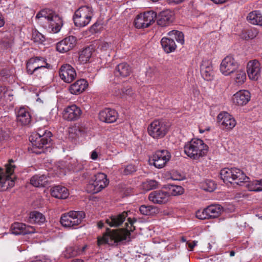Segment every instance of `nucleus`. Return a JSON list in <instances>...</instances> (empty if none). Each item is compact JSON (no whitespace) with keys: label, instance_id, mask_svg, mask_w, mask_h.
Returning <instances> with one entry per match:
<instances>
[{"label":"nucleus","instance_id":"obj_1","mask_svg":"<svg viewBox=\"0 0 262 262\" xmlns=\"http://www.w3.org/2000/svg\"><path fill=\"white\" fill-rule=\"evenodd\" d=\"M137 220L135 218L132 219L130 217H128L127 222L125 224V228L112 230L107 229L106 232L103 234L102 237L98 238V245L100 246L104 244H107L113 246L124 241H130V232L135 230L134 223Z\"/></svg>","mask_w":262,"mask_h":262},{"label":"nucleus","instance_id":"obj_2","mask_svg":"<svg viewBox=\"0 0 262 262\" xmlns=\"http://www.w3.org/2000/svg\"><path fill=\"white\" fill-rule=\"evenodd\" d=\"M40 22L45 21L44 26L50 32L56 33L61 29L63 25L61 18L52 10L45 9L39 11L36 16Z\"/></svg>","mask_w":262,"mask_h":262},{"label":"nucleus","instance_id":"obj_3","mask_svg":"<svg viewBox=\"0 0 262 262\" xmlns=\"http://www.w3.org/2000/svg\"><path fill=\"white\" fill-rule=\"evenodd\" d=\"M52 133L47 130L39 129L38 132L29 137L32 145V152L36 154L45 152L43 148L51 142Z\"/></svg>","mask_w":262,"mask_h":262},{"label":"nucleus","instance_id":"obj_4","mask_svg":"<svg viewBox=\"0 0 262 262\" xmlns=\"http://www.w3.org/2000/svg\"><path fill=\"white\" fill-rule=\"evenodd\" d=\"M184 152L190 158L199 160L207 152L208 147L203 140L194 139L186 143L184 146Z\"/></svg>","mask_w":262,"mask_h":262},{"label":"nucleus","instance_id":"obj_5","mask_svg":"<svg viewBox=\"0 0 262 262\" xmlns=\"http://www.w3.org/2000/svg\"><path fill=\"white\" fill-rule=\"evenodd\" d=\"M221 178L225 183H232V181L237 185L249 182V178L244 172L237 168H224L221 170Z\"/></svg>","mask_w":262,"mask_h":262},{"label":"nucleus","instance_id":"obj_6","mask_svg":"<svg viewBox=\"0 0 262 262\" xmlns=\"http://www.w3.org/2000/svg\"><path fill=\"white\" fill-rule=\"evenodd\" d=\"M169 37H163L161 43L164 51L167 53L173 52L177 47L174 39L181 45L184 43V36L182 32L172 30L168 33Z\"/></svg>","mask_w":262,"mask_h":262},{"label":"nucleus","instance_id":"obj_7","mask_svg":"<svg viewBox=\"0 0 262 262\" xmlns=\"http://www.w3.org/2000/svg\"><path fill=\"white\" fill-rule=\"evenodd\" d=\"M13 163L14 161L11 159L9 160V163L6 164V175L4 174V170L0 168V188L3 190L11 188L14 185L15 177L13 176V173L16 166Z\"/></svg>","mask_w":262,"mask_h":262},{"label":"nucleus","instance_id":"obj_8","mask_svg":"<svg viewBox=\"0 0 262 262\" xmlns=\"http://www.w3.org/2000/svg\"><path fill=\"white\" fill-rule=\"evenodd\" d=\"M93 16V12L91 7L82 6L74 13L73 17L74 25L77 27H84L90 23Z\"/></svg>","mask_w":262,"mask_h":262},{"label":"nucleus","instance_id":"obj_9","mask_svg":"<svg viewBox=\"0 0 262 262\" xmlns=\"http://www.w3.org/2000/svg\"><path fill=\"white\" fill-rule=\"evenodd\" d=\"M169 125L163 120H156L152 122L148 127V133L153 138L159 139L163 138L168 133Z\"/></svg>","mask_w":262,"mask_h":262},{"label":"nucleus","instance_id":"obj_10","mask_svg":"<svg viewBox=\"0 0 262 262\" xmlns=\"http://www.w3.org/2000/svg\"><path fill=\"white\" fill-rule=\"evenodd\" d=\"M108 184L106 175L99 172L95 174L86 186V190L91 193H96L106 187Z\"/></svg>","mask_w":262,"mask_h":262},{"label":"nucleus","instance_id":"obj_11","mask_svg":"<svg viewBox=\"0 0 262 262\" xmlns=\"http://www.w3.org/2000/svg\"><path fill=\"white\" fill-rule=\"evenodd\" d=\"M84 216L85 213L83 211H71L63 214L60 222L63 226L71 227L80 224Z\"/></svg>","mask_w":262,"mask_h":262},{"label":"nucleus","instance_id":"obj_12","mask_svg":"<svg viewBox=\"0 0 262 262\" xmlns=\"http://www.w3.org/2000/svg\"><path fill=\"white\" fill-rule=\"evenodd\" d=\"M27 72L30 75L34 73H37L39 70L47 72L48 69H50L51 66L46 62L43 58L36 57L30 58L27 63Z\"/></svg>","mask_w":262,"mask_h":262},{"label":"nucleus","instance_id":"obj_13","mask_svg":"<svg viewBox=\"0 0 262 262\" xmlns=\"http://www.w3.org/2000/svg\"><path fill=\"white\" fill-rule=\"evenodd\" d=\"M223 211V208L219 204H212L204 208L203 210H198L196 216L200 220L214 219L218 217Z\"/></svg>","mask_w":262,"mask_h":262},{"label":"nucleus","instance_id":"obj_14","mask_svg":"<svg viewBox=\"0 0 262 262\" xmlns=\"http://www.w3.org/2000/svg\"><path fill=\"white\" fill-rule=\"evenodd\" d=\"M157 13L154 11H148L138 15L135 19V25L137 28H147L156 20Z\"/></svg>","mask_w":262,"mask_h":262},{"label":"nucleus","instance_id":"obj_15","mask_svg":"<svg viewBox=\"0 0 262 262\" xmlns=\"http://www.w3.org/2000/svg\"><path fill=\"white\" fill-rule=\"evenodd\" d=\"M239 64L232 55H228L222 61L220 65V71L221 73L228 76L233 73L238 69Z\"/></svg>","mask_w":262,"mask_h":262},{"label":"nucleus","instance_id":"obj_16","mask_svg":"<svg viewBox=\"0 0 262 262\" xmlns=\"http://www.w3.org/2000/svg\"><path fill=\"white\" fill-rule=\"evenodd\" d=\"M171 155L167 150L157 151L152 156L153 165L158 168L163 167L170 160Z\"/></svg>","mask_w":262,"mask_h":262},{"label":"nucleus","instance_id":"obj_17","mask_svg":"<svg viewBox=\"0 0 262 262\" xmlns=\"http://www.w3.org/2000/svg\"><path fill=\"white\" fill-rule=\"evenodd\" d=\"M157 25L162 27L170 25L174 21V13L170 10H163L157 14L156 17Z\"/></svg>","mask_w":262,"mask_h":262},{"label":"nucleus","instance_id":"obj_18","mask_svg":"<svg viewBox=\"0 0 262 262\" xmlns=\"http://www.w3.org/2000/svg\"><path fill=\"white\" fill-rule=\"evenodd\" d=\"M59 75L61 79L64 82L70 83L75 78L76 73L71 65L64 64L60 67Z\"/></svg>","mask_w":262,"mask_h":262},{"label":"nucleus","instance_id":"obj_19","mask_svg":"<svg viewBox=\"0 0 262 262\" xmlns=\"http://www.w3.org/2000/svg\"><path fill=\"white\" fill-rule=\"evenodd\" d=\"M261 69V64L257 60L249 61L247 66V71L249 78L257 80L260 76Z\"/></svg>","mask_w":262,"mask_h":262},{"label":"nucleus","instance_id":"obj_20","mask_svg":"<svg viewBox=\"0 0 262 262\" xmlns=\"http://www.w3.org/2000/svg\"><path fill=\"white\" fill-rule=\"evenodd\" d=\"M76 44L75 36H70L66 37L56 45V50L60 53H66L72 50Z\"/></svg>","mask_w":262,"mask_h":262},{"label":"nucleus","instance_id":"obj_21","mask_svg":"<svg viewBox=\"0 0 262 262\" xmlns=\"http://www.w3.org/2000/svg\"><path fill=\"white\" fill-rule=\"evenodd\" d=\"M217 120L219 124L227 129H232L236 124L234 117L225 112L220 113L217 116Z\"/></svg>","mask_w":262,"mask_h":262},{"label":"nucleus","instance_id":"obj_22","mask_svg":"<svg viewBox=\"0 0 262 262\" xmlns=\"http://www.w3.org/2000/svg\"><path fill=\"white\" fill-rule=\"evenodd\" d=\"M82 112L80 108L75 104L68 106L64 109L63 118L68 121H75L79 119Z\"/></svg>","mask_w":262,"mask_h":262},{"label":"nucleus","instance_id":"obj_23","mask_svg":"<svg viewBox=\"0 0 262 262\" xmlns=\"http://www.w3.org/2000/svg\"><path fill=\"white\" fill-rule=\"evenodd\" d=\"M11 231L15 235H25L35 233V229L33 226L21 223H15L12 225Z\"/></svg>","mask_w":262,"mask_h":262},{"label":"nucleus","instance_id":"obj_24","mask_svg":"<svg viewBox=\"0 0 262 262\" xmlns=\"http://www.w3.org/2000/svg\"><path fill=\"white\" fill-rule=\"evenodd\" d=\"M250 98L251 95L249 91L241 90L233 96L232 100L234 104L243 106L246 105L250 101Z\"/></svg>","mask_w":262,"mask_h":262},{"label":"nucleus","instance_id":"obj_25","mask_svg":"<svg viewBox=\"0 0 262 262\" xmlns=\"http://www.w3.org/2000/svg\"><path fill=\"white\" fill-rule=\"evenodd\" d=\"M201 74L203 78L207 81L211 80L213 77V71L211 61L203 60L200 66Z\"/></svg>","mask_w":262,"mask_h":262},{"label":"nucleus","instance_id":"obj_26","mask_svg":"<svg viewBox=\"0 0 262 262\" xmlns=\"http://www.w3.org/2000/svg\"><path fill=\"white\" fill-rule=\"evenodd\" d=\"M148 199L154 203H165L169 199L168 193L163 190L154 191L149 194Z\"/></svg>","mask_w":262,"mask_h":262},{"label":"nucleus","instance_id":"obj_27","mask_svg":"<svg viewBox=\"0 0 262 262\" xmlns=\"http://www.w3.org/2000/svg\"><path fill=\"white\" fill-rule=\"evenodd\" d=\"M130 211H123L120 214L112 215L105 220V222L110 227H117L120 226L128 216Z\"/></svg>","mask_w":262,"mask_h":262},{"label":"nucleus","instance_id":"obj_28","mask_svg":"<svg viewBox=\"0 0 262 262\" xmlns=\"http://www.w3.org/2000/svg\"><path fill=\"white\" fill-rule=\"evenodd\" d=\"M117 118V113L114 110L105 108L99 113V118L101 121L106 123H113Z\"/></svg>","mask_w":262,"mask_h":262},{"label":"nucleus","instance_id":"obj_29","mask_svg":"<svg viewBox=\"0 0 262 262\" xmlns=\"http://www.w3.org/2000/svg\"><path fill=\"white\" fill-rule=\"evenodd\" d=\"M16 121L22 125L28 124L31 122L29 112L24 107H21L16 113Z\"/></svg>","mask_w":262,"mask_h":262},{"label":"nucleus","instance_id":"obj_30","mask_svg":"<svg viewBox=\"0 0 262 262\" xmlns=\"http://www.w3.org/2000/svg\"><path fill=\"white\" fill-rule=\"evenodd\" d=\"M88 83L84 79L77 80L70 85L69 90L72 94L77 95L82 93L86 88Z\"/></svg>","mask_w":262,"mask_h":262},{"label":"nucleus","instance_id":"obj_31","mask_svg":"<svg viewBox=\"0 0 262 262\" xmlns=\"http://www.w3.org/2000/svg\"><path fill=\"white\" fill-rule=\"evenodd\" d=\"M51 194L52 196L59 199H65L69 196V193L67 188L61 185L53 187L51 189Z\"/></svg>","mask_w":262,"mask_h":262},{"label":"nucleus","instance_id":"obj_32","mask_svg":"<svg viewBox=\"0 0 262 262\" xmlns=\"http://www.w3.org/2000/svg\"><path fill=\"white\" fill-rule=\"evenodd\" d=\"M132 72L131 68L126 63L119 64L115 68L114 74L116 77H126Z\"/></svg>","mask_w":262,"mask_h":262},{"label":"nucleus","instance_id":"obj_33","mask_svg":"<svg viewBox=\"0 0 262 262\" xmlns=\"http://www.w3.org/2000/svg\"><path fill=\"white\" fill-rule=\"evenodd\" d=\"M247 19L250 24L262 27V14L259 11H252L247 16Z\"/></svg>","mask_w":262,"mask_h":262},{"label":"nucleus","instance_id":"obj_34","mask_svg":"<svg viewBox=\"0 0 262 262\" xmlns=\"http://www.w3.org/2000/svg\"><path fill=\"white\" fill-rule=\"evenodd\" d=\"M48 182V179L45 174L35 175L30 180V183L35 187H45Z\"/></svg>","mask_w":262,"mask_h":262},{"label":"nucleus","instance_id":"obj_35","mask_svg":"<svg viewBox=\"0 0 262 262\" xmlns=\"http://www.w3.org/2000/svg\"><path fill=\"white\" fill-rule=\"evenodd\" d=\"M92 54V48L87 47L79 53L78 61L81 64H84L89 61Z\"/></svg>","mask_w":262,"mask_h":262},{"label":"nucleus","instance_id":"obj_36","mask_svg":"<svg viewBox=\"0 0 262 262\" xmlns=\"http://www.w3.org/2000/svg\"><path fill=\"white\" fill-rule=\"evenodd\" d=\"M46 220L44 215L37 211H33L30 213L29 222L30 223H35L37 224H41L45 222Z\"/></svg>","mask_w":262,"mask_h":262},{"label":"nucleus","instance_id":"obj_37","mask_svg":"<svg viewBox=\"0 0 262 262\" xmlns=\"http://www.w3.org/2000/svg\"><path fill=\"white\" fill-rule=\"evenodd\" d=\"M141 213L144 215H152L158 212V209L153 206L142 205L139 209Z\"/></svg>","mask_w":262,"mask_h":262},{"label":"nucleus","instance_id":"obj_38","mask_svg":"<svg viewBox=\"0 0 262 262\" xmlns=\"http://www.w3.org/2000/svg\"><path fill=\"white\" fill-rule=\"evenodd\" d=\"M164 188L168 189L167 193H168L169 196L170 195H179L183 192V188L180 186L167 185H165Z\"/></svg>","mask_w":262,"mask_h":262},{"label":"nucleus","instance_id":"obj_39","mask_svg":"<svg viewBox=\"0 0 262 262\" xmlns=\"http://www.w3.org/2000/svg\"><path fill=\"white\" fill-rule=\"evenodd\" d=\"M234 72H235V74L234 79L235 82L239 84L244 83L246 79L245 72L243 70L237 69Z\"/></svg>","mask_w":262,"mask_h":262},{"label":"nucleus","instance_id":"obj_40","mask_svg":"<svg viewBox=\"0 0 262 262\" xmlns=\"http://www.w3.org/2000/svg\"><path fill=\"white\" fill-rule=\"evenodd\" d=\"M77 246H70L66 248L64 251L63 254L66 258H69L78 255Z\"/></svg>","mask_w":262,"mask_h":262},{"label":"nucleus","instance_id":"obj_41","mask_svg":"<svg viewBox=\"0 0 262 262\" xmlns=\"http://www.w3.org/2000/svg\"><path fill=\"white\" fill-rule=\"evenodd\" d=\"M202 188L205 191L212 192L216 188V184L214 181L207 180L202 183Z\"/></svg>","mask_w":262,"mask_h":262},{"label":"nucleus","instance_id":"obj_42","mask_svg":"<svg viewBox=\"0 0 262 262\" xmlns=\"http://www.w3.org/2000/svg\"><path fill=\"white\" fill-rule=\"evenodd\" d=\"M246 187L249 191L256 192L260 191L259 180H255L250 182L246 185Z\"/></svg>","mask_w":262,"mask_h":262},{"label":"nucleus","instance_id":"obj_43","mask_svg":"<svg viewBox=\"0 0 262 262\" xmlns=\"http://www.w3.org/2000/svg\"><path fill=\"white\" fill-rule=\"evenodd\" d=\"M136 167L133 164L127 165L120 169V172L124 175L131 174L136 171Z\"/></svg>","mask_w":262,"mask_h":262},{"label":"nucleus","instance_id":"obj_44","mask_svg":"<svg viewBox=\"0 0 262 262\" xmlns=\"http://www.w3.org/2000/svg\"><path fill=\"white\" fill-rule=\"evenodd\" d=\"M32 40L34 42L42 43L45 40V37L42 34L35 31L32 34Z\"/></svg>","mask_w":262,"mask_h":262},{"label":"nucleus","instance_id":"obj_45","mask_svg":"<svg viewBox=\"0 0 262 262\" xmlns=\"http://www.w3.org/2000/svg\"><path fill=\"white\" fill-rule=\"evenodd\" d=\"M158 186V182L153 180L146 181L143 183V187L147 190L156 189Z\"/></svg>","mask_w":262,"mask_h":262},{"label":"nucleus","instance_id":"obj_46","mask_svg":"<svg viewBox=\"0 0 262 262\" xmlns=\"http://www.w3.org/2000/svg\"><path fill=\"white\" fill-rule=\"evenodd\" d=\"M99 47L102 51H110L112 49L111 43L107 42H101Z\"/></svg>","mask_w":262,"mask_h":262},{"label":"nucleus","instance_id":"obj_47","mask_svg":"<svg viewBox=\"0 0 262 262\" xmlns=\"http://www.w3.org/2000/svg\"><path fill=\"white\" fill-rule=\"evenodd\" d=\"M112 92L115 96L121 97L122 95L124 93V89H122V88L121 89L117 86L112 90Z\"/></svg>","mask_w":262,"mask_h":262},{"label":"nucleus","instance_id":"obj_48","mask_svg":"<svg viewBox=\"0 0 262 262\" xmlns=\"http://www.w3.org/2000/svg\"><path fill=\"white\" fill-rule=\"evenodd\" d=\"M122 89H124V93L122 95V98L126 97L127 96L131 97L134 94V92L130 86H127L122 88Z\"/></svg>","mask_w":262,"mask_h":262},{"label":"nucleus","instance_id":"obj_49","mask_svg":"<svg viewBox=\"0 0 262 262\" xmlns=\"http://www.w3.org/2000/svg\"><path fill=\"white\" fill-rule=\"evenodd\" d=\"M247 34L249 38L253 39L258 35V31L256 28H253L248 31Z\"/></svg>","mask_w":262,"mask_h":262},{"label":"nucleus","instance_id":"obj_50","mask_svg":"<svg viewBox=\"0 0 262 262\" xmlns=\"http://www.w3.org/2000/svg\"><path fill=\"white\" fill-rule=\"evenodd\" d=\"M171 178L173 180L178 181H181L183 180L184 179V177L182 175H181L180 173L177 172H173Z\"/></svg>","mask_w":262,"mask_h":262},{"label":"nucleus","instance_id":"obj_51","mask_svg":"<svg viewBox=\"0 0 262 262\" xmlns=\"http://www.w3.org/2000/svg\"><path fill=\"white\" fill-rule=\"evenodd\" d=\"M1 42L5 47L8 48L10 47V45L11 43V39H8V36H7L6 38L5 37L1 40Z\"/></svg>","mask_w":262,"mask_h":262},{"label":"nucleus","instance_id":"obj_52","mask_svg":"<svg viewBox=\"0 0 262 262\" xmlns=\"http://www.w3.org/2000/svg\"><path fill=\"white\" fill-rule=\"evenodd\" d=\"M76 246L78 251L77 252H78V255L84 254L88 248V246L86 245H85L82 247H80L79 246Z\"/></svg>","mask_w":262,"mask_h":262},{"label":"nucleus","instance_id":"obj_53","mask_svg":"<svg viewBox=\"0 0 262 262\" xmlns=\"http://www.w3.org/2000/svg\"><path fill=\"white\" fill-rule=\"evenodd\" d=\"M9 138L8 134L6 133L5 132H4L3 130L1 131L0 133V138L1 140L0 141L2 140H7Z\"/></svg>","mask_w":262,"mask_h":262},{"label":"nucleus","instance_id":"obj_54","mask_svg":"<svg viewBox=\"0 0 262 262\" xmlns=\"http://www.w3.org/2000/svg\"><path fill=\"white\" fill-rule=\"evenodd\" d=\"M98 157V152L96 151V150H94L92 151L91 154V158L92 160H96Z\"/></svg>","mask_w":262,"mask_h":262},{"label":"nucleus","instance_id":"obj_55","mask_svg":"<svg viewBox=\"0 0 262 262\" xmlns=\"http://www.w3.org/2000/svg\"><path fill=\"white\" fill-rule=\"evenodd\" d=\"M197 243V241H193L192 242L187 243V244L189 248L192 250L196 245Z\"/></svg>","mask_w":262,"mask_h":262},{"label":"nucleus","instance_id":"obj_56","mask_svg":"<svg viewBox=\"0 0 262 262\" xmlns=\"http://www.w3.org/2000/svg\"><path fill=\"white\" fill-rule=\"evenodd\" d=\"M31 262H50V261L49 259L42 258V259H36L35 260H32Z\"/></svg>","mask_w":262,"mask_h":262},{"label":"nucleus","instance_id":"obj_57","mask_svg":"<svg viewBox=\"0 0 262 262\" xmlns=\"http://www.w3.org/2000/svg\"><path fill=\"white\" fill-rule=\"evenodd\" d=\"M47 72H45L43 73V71L39 70L37 72V73H34L36 76H38L39 77H41L42 75H43L45 73H46Z\"/></svg>","mask_w":262,"mask_h":262},{"label":"nucleus","instance_id":"obj_58","mask_svg":"<svg viewBox=\"0 0 262 262\" xmlns=\"http://www.w3.org/2000/svg\"><path fill=\"white\" fill-rule=\"evenodd\" d=\"M184 1V0H169V4H172V3L179 4V3L183 2Z\"/></svg>","mask_w":262,"mask_h":262},{"label":"nucleus","instance_id":"obj_59","mask_svg":"<svg viewBox=\"0 0 262 262\" xmlns=\"http://www.w3.org/2000/svg\"><path fill=\"white\" fill-rule=\"evenodd\" d=\"M4 20L3 17L0 15V27H2L4 25Z\"/></svg>","mask_w":262,"mask_h":262},{"label":"nucleus","instance_id":"obj_60","mask_svg":"<svg viewBox=\"0 0 262 262\" xmlns=\"http://www.w3.org/2000/svg\"><path fill=\"white\" fill-rule=\"evenodd\" d=\"M72 262H84L83 260L81 259H73Z\"/></svg>","mask_w":262,"mask_h":262},{"label":"nucleus","instance_id":"obj_61","mask_svg":"<svg viewBox=\"0 0 262 262\" xmlns=\"http://www.w3.org/2000/svg\"><path fill=\"white\" fill-rule=\"evenodd\" d=\"M98 226L99 228H102V227L103 226V223L101 222H99L98 223Z\"/></svg>","mask_w":262,"mask_h":262},{"label":"nucleus","instance_id":"obj_62","mask_svg":"<svg viewBox=\"0 0 262 262\" xmlns=\"http://www.w3.org/2000/svg\"><path fill=\"white\" fill-rule=\"evenodd\" d=\"M235 255V252L234 251H231L230 252V256H233Z\"/></svg>","mask_w":262,"mask_h":262},{"label":"nucleus","instance_id":"obj_63","mask_svg":"<svg viewBox=\"0 0 262 262\" xmlns=\"http://www.w3.org/2000/svg\"><path fill=\"white\" fill-rule=\"evenodd\" d=\"M260 191H262V179L259 180Z\"/></svg>","mask_w":262,"mask_h":262},{"label":"nucleus","instance_id":"obj_64","mask_svg":"<svg viewBox=\"0 0 262 262\" xmlns=\"http://www.w3.org/2000/svg\"><path fill=\"white\" fill-rule=\"evenodd\" d=\"M82 168H83V166L82 165L80 166V168L78 169H76V171H78L79 170H81Z\"/></svg>","mask_w":262,"mask_h":262}]
</instances>
